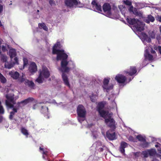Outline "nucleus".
<instances>
[{
  "mask_svg": "<svg viewBox=\"0 0 161 161\" xmlns=\"http://www.w3.org/2000/svg\"><path fill=\"white\" fill-rule=\"evenodd\" d=\"M56 54L57 55L56 60L57 61L61 60L60 67L58 68L59 71L62 73V78L65 84L70 87L68 77L65 73H67L69 70V68L67 66L69 62L67 61L68 55L64 53V50L58 51Z\"/></svg>",
  "mask_w": 161,
  "mask_h": 161,
  "instance_id": "nucleus-1",
  "label": "nucleus"
},
{
  "mask_svg": "<svg viewBox=\"0 0 161 161\" xmlns=\"http://www.w3.org/2000/svg\"><path fill=\"white\" fill-rule=\"evenodd\" d=\"M104 103L103 102L99 103L97 106V109L100 115L103 117L106 124L109 126L114 127L115 121L112 118L113 115L112 113H109L103 109L104 107Z\"/></svg>",
  "mask_w": 161,
  "mask_h": 161,
  "instance_id": "nucleus-2",
  "label": "nucleus"
},
{
  "mask_svg": "<svg viewBox=\"0 0 161 161\" xmlns=\"http://www.w3.org/2000/svg\"><path fill=\"white\" fill-rule=\"evenodd\" d=\"M126 20L130 25H133V28L137 31H141L143 30L145 24L143 22L135 19H129L128 17Z\"/></svg>",
  "mask_w": 161,
  "mask_h": 161,
  "instance_id": "nucleus-3",
  "label": "nucleus"
},
{
  "mask_svg": "<svg viewBox=\"0 0 161 161\" xmlns=\"http://www.w3.org/2000/svg\"><path fill=\"white\" fill-rule=\"evenodd\" d=\"M142 154L144 158H147L149 156L150 158L152 159V161H158V160L156 158V157H160L161 159V156L157 154L156 150L155 149L152 148L147 149L142 151Z\"/></svg>",
  "mask_w": 161,
  "mask_h": 161,
  "instance_id": "nucleus-4",
  "label": "nucleus"
},
{
  "mask_svg": "<svg viewBox=\"0 0 161 161\" xmlns=\"http://www.w3.org/2000/svg\"><path fill=\"white\" fill-rule=\"evenodd\" d=\"M156 55L155 51L153 50L150 46L147 47L145 48L144 56L146 59L149 60H153Z\"/></svg>",
  "mask_w": 161,
  "mask_h": 161,
  "instance_id": "nucleus-5",
  "label": "nucleus"
},
{
  "mask_svg": "<svg viewBox=\"0 0 161 161\" xmlns=\"http://www.w3.org/2000/svg\"><path fill=\"white\" fill-rule=\"evenodd\" d=\"M77 111L78 116V120L79 122L81 123L85 119L86 114L85 109L82 105H80L77 107Z\"/></svg>",
  "mask_w": 161,
  "mask_h": 161,
  "instance_id": "nucleus-6",
  "label": "nucleus"
},
{
  "mask_svg": "<svg viewBox=\"0 0 161 161\" xmlns=\"http://www.w3.org/2000/svg\"><path fill=\"white\" fill-rule=\"evenodd\" d=\"M6 97L7 99L5 101L7 106L11 108H14V105L16 104V99L14 98V95L8 94L6 95Z\"/></svg>",
  "mask_w": 161,
  "mask_h": 161,
  "instance_id": "nucleus-7",
  "label": "nucleus"
},
{
  "mask_svg": "<svg viewBox=\"0 0 161 161\" xmlns=\"http://www.w3.org/2000/svg\"><path fill=\"white\" fill-rule=\"evenodd\" d=\"M103 8L104 13L103 14L105 15L110 18H113L111 7L109 4L107 3H104L103 6Z\"/></svg>",
  "mask_w": 161,
  "mask_h": 161,
  "instance_id": "nucleus-8",
  "label": "nucleus"
},
{
  "mask_svg": "<svg viewBox=\"0 0 161 161\" xmlns=\"http://www.w3.org/2000/svg\"><path fill=\"white\" fill-rule=\"evenodd\" d=\"M110 79L109 77L105 78L103 81V84L102 86L104 91L108 92L110 90L113 88V86L111 84H108Z\"/></svg>",
  "mask_w": 161,
  "mask_h": 161,
  "instance_id": "nucleus-9",
  "label": "nucleus"
},
{
  "mask_svg": "<svg viewBox=\"0 0 161 161\" xmlns=\"http://www.w3.org/2000/svg\"><path fill=\"white\" fill-rule=\"evenodd\" d=\"M115 79L120 84L125 85L126 84L127 78L122 74H117L115 77Z\"/></svg>",
  "mask_w": 161,
  "mask_h": 161,
  "instance_id": "nucleus-10",
  "label": "nucleus"
},
{
  "mask_svg": "<svg viewBox=\"0 0 161 161\" xmlns=\"http://www.w3.org/2000/svg\"><path fill=\"white\" fill-rule=\"evenodd\" d=\"M44 78L47 79L50 76V72L48 69L46 67L42 68V70L39 74Z\"/></svg>",
  "mask_w": 161,
  "mask_h": 161,
  "instance_id": "nucleus-11",
  "label": "nucleus"
},
{
  "mask_svg": "<svg viewBox=\"0 0 161 161\" xmlns=\"http://www.w3.org/2000/svg\"><path fill=\"white\" fill-rule=\"evenodd\" d=\"M34 99L31 97H29L28 98L25 99L20 102H18L17 103V106L16 107L19 109V107H21L20 105L21 104H23V106H24L30 102H31L34 101Z\"/></svg>",
  "mask_w": 161,
  "mask_h": 161,
  "instance_id": "nucleus-12",
  "label": "nucleus"
},
{
  "mask_svg": "<svg viewBox=\"0 0 161 161\" xmlns=\"http://www.w3.org/2000/svg\"><path fill=\"white\" fill-rule=\"evenodd\" d=\"M91 4L92 5L93 8L95 10L98 12L99 13H101L102 10L101 7L100 5L97 3L96 1H93L92 2Z\"/></svg>",
  "mask_w": 161,
  "mask_h": 161,
  "instance_id": "nucleus-13",
  "label": "nucleus"
},
{
  "mask_svg": "<svg viewBox=\"0 0 161 161\" xmlns=\"http://www.w3.org/2000/svg\"><path fill=\"white\" fill-rule=\"evenodd\" d=\"M139 37L142 40V41L144 44L146 43L145 42H147L149 43L151 42L150 39L147 37V35L144 33H142Z\"/></svg>",
  "mask_w": 161,
  "mask_h": 161,
  "instance_id": "nucleus-14",
  "label": "nucleus"
},
{
  "mask_svg": "<svg viewBox=\"0 0 161 161\" xmlns=\"http://www.w3.org/2000/svg\"><path fill=\"white\" fill-rule=\"evenodd\" d=\"M105 137L108 138L109 140H112L116 139L115 133L111 130H108L106 132Z\"/></svg>",
  "mask_w": 161,
  "mask_h": 161,
  "instance_id": "nucleus-15",
  "label": "nucleus"
},
{
  "mask_svg": "<svg viewBox=\"0 0 161 161\" xmlns=\"http://www.w3.org/2000/svg\"><path fill=\"white\" fill-rule=\"evenodd\" d=\"M41 112L43 114L44 117L47 119L49 118V114L48 111V108L46 107H42V108L41 110Z\"/></svg>",
  "mask_w": 161,
  "mask_h": 161,
  "instance_id": "nucleus-16",
  "label": "nucleus"
},
{
  "mask_svg": "<svg viewBox=\"0 0 161 161\" xmlns=\"http://www.w3.org/2000/svg\"><path fill=\"white\" fill-rule=\"evenodd\" d=\"M136 69L135 67H131L129 70L125 71L124 72V74H128L130 75H132L136 73Z\"/></svg>",
  "mask_w": 161,
  "mask_h": 161,
  "instance_id": "nucleus-17",
  "label": "nucleus"
},
{
  "mask_svg": "<svg viewBox=\"0 0 161 161\" xmlns=\"http://www.w3.org/2000/svg\"><path fill=\"white\" fill-rule=\"evenodd\" d=\"M29 71L32 74L36 72L37 71V66L34 62H32L29 68Z\"/></svg>",
  "mask_w": 161,
  "mask_h": 161,
  "instance_id": "nucleus-18",
  "label": "nucleus"
},
{
  "mask_svg": "<svg viewBox=\"0 0 161 161\" xmlns=\"http://www.w3.org/2000/svg\"><path fill=\"white\" fill-rule=\"evenodd\" d=\"M60 43L59 42H57L54 44L53 48L52 53L53 54H55L57 52H58V51H61V50L57 49V48H60Z\"/></svg>",
  "mask_w": 161,
  "mask_h": 161,
  "instance_id": "nucleus-19",
  "label": "nucleus"
},
{
  "mask_svg": "<svg viewBox=\"0 0 161 161\" xmlns=\"http://www.w3.org/2000/svg\"><path fill=\"white\" fill-rule=\"evenodd\" d=\"M9 75L14 79L17 80L18 79L19 74L17 71H11L9 73Z\"/></svg>",
  "mask_w": 161,
  "mask_h": 161,
  "instance_id": "nucleus-20",
  "label": "nucleus"
},
{
  "mask_svg": "<svg viewBox=\"0 0 161 161\" xmlns=\"http://www.w3.org/2000/svg\"><path fill=\"white\" fill-rule=\"evenodd\" d=\"M81 7L80 2L77 0H71V8Z\"/></svg>",
  "mask_w": 161,
  "mask_h": 161,
  "instance_id": "nucleus-21",
  "label": "nucleus"
},
{
  "mask_svg": "<svg viewBox=\"0 0 161 161\" xmlns=\"http://www.w3.org/2000/svg\"><path fill=\"white\" fill-rule=\"evenodd\" d=\"M8 54L11 59L16 56L17 53L16 50L14 48L10 49L9 51Z\"/></svg>",
  "mask_w": 161,
  "mask_h": 161,
  "instance_id": "nucleus-22",
  "label": "nucleus"
},
{
  "mask_svg": "<svg viewBox=\"0 0 161 161\" xmlns=\"http://www.w3.org/2000/svg\"><path fill=\"white\" fill-rule=\"evenodd\" d=\"M128 144L125 142H122L120 144V146L119 148V150L121 153L123 154H125V148L127 147Z\"/></svg>",
  "mask_w": 161,
  "mask_h": 161,
  "instance_id": "nucleus-23",
  "label": "nucleus"
},
{
  "mask_svg": "<svg viewBox=\"0 0 161 161\" xmlns=\"http://www.w3.org/2000/svg\"><path fill=\"white\" fill-rule=\"evenodd\" d=\"M129 10L130 13H132L136 15L142 16L140 13L139 12L136 8H134L133 6H130L129 9Z\"/></svg>",
  "mask_w": 161,
  "mask_h": 161,
  "instance_id": "nucleus-24",
  "label": "nucleus"
},
{
  "mask_svg": "<svg viewBox=\"0 0 161 161\" xmlns=\"http://www.w3.org/2000/svg\"><path fill=\"white\" fill-rule=\"evenodd\" d=\"M12 108L13 111L10 112L9 117V119L11 120L13 119V118L15 114V113L17 112V110L19 109L16 106H15L14 108V107Z\"/></svg>",
  "mask_w": 161,
  "mask_h": 161,
  "instance_id": "nucleus-25",
  "label": "nucleus"
},
{
  "mask_svg": "<svg viewBox=\"0 0 161 161\" xmlns=\"http://www.w3.org/2000/svg\"><path fill=\"white\" fill-rule=\"evenodd\" d=\"M154 17L151 15H148L144 19V21L147 23H149L150 22H153L154 21Z\"/></svg>",
  "mask_w": 161,
  "mask_h": 161,
  "instance_id": "nucleus-26",
  "label": "nucleus"
},
{
  "mask_svg": "<svg viewBox=\"0 0 161 161\" xmlns=\"http://www.w3.org/2000/svg\"><path fill=\"white\" fill-rule=\"evenodd\" d=\"M101 147H103V146L102 143L100 142H98L94 143L91 147L92 149H93V148L96 149Z\"/></svg>",
  "mask_w": 161,
  "mask_h": 161,
  "instance_id": "nucleus-27",
  "label": "nucleus"
},
{
  "mask_svg": "<svg viewBox=\"0 0 161 161\" xmlns=\"http://www.w3.org/2000/svg\"><path fill=\"white\" fill-rule=\"evenodd\" d=\"M119 8L120 11L121 12L122 14H123L125 17H126V15L125 14V12L126 10V9L125 6L122 5H120L119 6Z\"/></svg>",
  "mask_w": 161,
  "mask_h": 161,
  "instance_id": "nucleus-28",
  "label": "nucleus"
},
{
  "mask_svg": "<svg viewBox=\"0 0 161 161\" xmlns=\"http://www.w3.org/2000/svg\"><path fill=\"white\" fill-rule=\"evenodd\" d=\"M98 96V91L96 92L95 94H92L90 96V99L92 102H94L96 100L97 97Z\"/></svg>",
  "mask_w": 161,
  "mask_h": 161,
  "instance_id": "nucleus-29",
  "label": "nucleus"
},
{
  "mask_svg": "<svg viewBox=\"0 0 161 161\" xmlns=\"http://www.w3.org/2000/svg\"><path fill=\"white\" fill-rule=\"evenodd\" d=\"M25 85H28L29 87H33L34 86V84L32 81H29L28 80H26L25 82Z\"/></svg>",
  "mask_w": 161,
  "mask_h": 161,
  "instance_id": "nucleus-30",
  "label": "nucleus"
},
{
  "mask_svg": "<svg viewBox=\"0 0 161 161\" xmlns=\"http://www.w3.org/2000/svg\"><path fill=\"white\" fill-rule=\"evenodd\" d=\"M7 81L6 79L0 72V81L2 83L4 84Z\"/></svg>",
  "mask_w": 161,
  "mask_h": 161,
  "instance_id": "nucleus-31",
  "label": "nucleus"
},
{
  "mask_svg": "<svg viewBox=\"0 0 161 161\" xmlns=\"http://www.w3.org/2000/svg\"><path fill=\"white\" fill-rule=\"evenodd\" d=\"M14 65L13 63H9L8 62H7L5 64L4 66L5 68L10 69L13 67Z\"/></svg>",
  "mask_w": 161,
  "mask_h": 161,
  "instance_id": "nucleus-32",
  "label": "nucleus"
},
{
  "mask_svg": "<svg viewBox=\"0 0 161 161\" xmlns=\"http://www.w3.org/2000/svg\"><path fill=\"white\" fill-rule=\"evenodd\" d=\"M21 132L26 137H28L29 135V133L27 130L24 127L21 128Z\"/></svg>",
  "mask_w": 161,
  "mask_h": 161,
  "instance_id": "nucleus-33",
  "label": "nucleus"
},
{
  "mask_svg": "<svg viewBox=\"0 0 161 161\" xmlns=\"http://www.w3.org/2000/svg\"><path fill=\"white\" fill-rule=\"evenodd\" d=\"M43 78H44L39 74L38 78L36 79V81L39 83H42L43 82Z\"/></svg>",
  "mask_w": 161,
  "mask_h": 161,
  "instance_id": "nucleus-34",
  "label": "nucleus"
},
{
  "mask_svg": "<svg viewBox=\"0 0 161 161\" xmlns=\"http://www.w3.org/2000/svg\"><path fill=\"white\" fill-rule=\"evenodd\" d=\"M136 138L139 141L143 142L145 140V137L144 136H142L141 135H138L136 136Z\"/></svg>",
  "mask_w": 161,
  "mask_h": 161,
  "instance_id": "nucleus-35",
  "label": "nucleus"
},
{
  "mask_svg": "<svg viewBox=\"0 0 161 161\" xmlns=\"http://www.w3.org/2000/svg\"><path fill=\"white\" fill-rule=\"evenodd\" d=\"M39 26L41 27V28L43 29L45 31H47L48 30V28L46 26V25L44 23H39Z\"/></svg>",
  "mask_w": 161,
  "mask_h": 161,
  "instance_id": "nucleus-36",
  "label": "nucleus"
},
{
  "mask_svg": "<svg viewBox=\"0 0 161 161\" xmlns=\"http://www.w3.org/2000/svg\"><path fill=\"white\" fill-rule=\"evenodd\" d=\"M123 2V3L129 6L131 5L132 3L130 0H124Z\"/></svg>",
  "mask_w": 161,
  "mask_h": 161,
  "instance_id": "nucleus-37",
  "label": "nucleus"
},
{
  "mask_svg": "<svg viewBox=\"0 0 161 161\" xmlns=\"http://www.w3.org/2000/svg\"><path fill=\"white\" fill-rule=\"evenodd\" d=\"M1 60L3 62H6L7 60V56L4 55H2L1 57Z\"/></svg>",
  "mask_w": 161,
  "mask_h": 161,
  "instance_id": "nucleus-38",
  "label": "nucleus"
},
{
  "mask_svg": "<svg viewBox=\"0 0 161 161\" xmlns=\"http://www.w3.org/2000/svg\"><path fill=\"white\" fill-rule=\"evenodd\" d=\"M14 57V61L12 63L14 65L15 64H19V63L18 58L16 56Z\"/></svg>",
  "mask_w": 161,
  "mask_h": 161,
  "instance_id": "nucleus-39",
  "label": "nucleus"
},
{
  "mask_svg": "<svg viewBox=\"0 0 161 161\" xmlns=\"http://www.w3.org/2000/svg\"><path fill=\"white\" fill-rule=\"evenodd\" d=\"M26 80L25 79V78H24V76L22 75L21 77H20L18 79V81L19 82L22 83L24 81L25 82V80Z\"/></svg>",
  "mask_w": 161,
  "mask_h": 161,
  "instance_id": "nucleus-40",
  "label": "nucleus"
},
{
  "mask_svg": "<svg viewBox=\"0 0 161 161\" xmlns=\"http://www.w3.org/2000/svg\"><path fill=\"white\" fill-rule=\"evenodd\" d=\"M65 3L66 6L70 7V0H65Z\"/></svg>",
  "mask_w": 161,
  "mask_h": 161,
  "instance_id": "nucleus-41",
  "label": "nucleus"
},
{
  "mask_svg": "<svg viewBox=\"0 0 161 161\" xmlns=\"http://www.w3.org/2000/svg\"><path fill=\"white\" fill-rule=\"evenodd\" d=\"M4 113V110L1 104L0 105V114H3Z\"/></svg>",
  "mask_w": 161,
  "mask_h": 161,
  "instance_id": "nucleus-42",
  "label": "nucleus"
},
{
  "mask_svg": "<svg viewBox=\"0 0 161 161\" xmlns=\"http://www.w3.org/2000/svg\"><path fill=\"white\" fill-rule=\"evenodd\" d=\"M149 35L152 38H154L155 36V33L153 31H152L150 32Z\"/></svg>",
  "mask_w": 161,
  "mask_h": 161,
  "instance_id": "nucleus-43",
  "label": "nucleus"
},
{
  "mask_svg": "<svg viewBox=\"0 0 161 161\" xmlns=\"http://www.w3.org/2000/svg\"><path fill=\"white\" fill-rule=\"evenodd\" d=\"M28 63V61L27 58H24L23 59V66L25 67L26 65Z\"/></svg>",
  "mask_w": 161,
  "mask_h": 161,
  "instance_id": "nucleus-44",
  "label": "nucleus"
},
{
  "mask_svg": "<svg viewBox=\"0 0 161 161\" xmlns=\"http://www.w3.org/2000/svg\"><path fill=\"white\" fill-rule=\"evenodd\" d=\"M154 49L155 50H157L158 49V50L160 53L161 54V47L158 46L157 47V46H155L154 47Z\"/></svg>",
  "mask_w": 161,
  "mask_h": 161,
  "instance_id": "nucleus-45",
  "label": "nucleus"
},
{
  "mask_svg": "<svg viewBox=\"0 0 161 161\" xmlns=\"http://www.w3.org/2000/svg\"><path fill=\"white\" fill-rule=\"evenodd\" d=\"M128 140L130 141L133 142H135L136 141V140L132 136H130L128 138Z\"/></svg>",
  "mask_w": 161,
  "mask_h": 161,
  "instance_id": "nucleus-46",
  "label": "nucleus"
},
{
  "mask_svg": "<svg viewBox=\"0 0 161 161\" xmlns=\"http://www.w3.org/2000/svg\"><path fill=\"white\" fill-rule=\"evenodd\" d=\"M2 50L3 52H5L7 51L6 47L5 46L3 45L2 47Z\"/></svg>",
  "mask_w": 161,
  "mask_h": 161,
  "instance_id": "nucleus-47",
  "label": "nucleus"
},
{
  "mask_svg": "<svg viewBox=\"0 0 161 161\" xmlns=\"http://www.w3.org/2000/svg\"><path fill=\"white\" fill-rule=\"evenodd\" d=\"M156 19L157 20L161 22V16L157 15L156 17Z\"/></svg>",
  "mask_w": 161,
  "mask_h": 161,
  "instance_id": "nucleus-48",
  "label": "nucleus"
},
{
  "mask_svg": "<svg viewBox=\"0 0 161 161\" xmlns=\"http://www.w3.org/2000/svg\"><path fill=\"white\" fill-rule=\"evenodd\" d=\"M49 3L51 5H55V2L53 0H50L49 1Z\"/></svg>",
  "mask_w": 161,
  "mask_h": 161,
  "instance_id": "nucleus-49",
  "label": "nucleus"
},
{
  "mask_svg": "<svg viewBox=\"0 0 161 161\" xmlns=\"http://www.w3.org/2000/svg\"><path fill=\"white\" fill-rule=\"evenodd\" d=\"M105 147H104L103 146V147H99L98 148H97V149H98V150H99V151H100V152H102V151H103V148Z\"/></svg>",
  "mask_w": 161,
  "mask_h": 161,
  "instance_id": "nucleus-50",
  "label": "nucleus"
},
{
  "mask_svg": "<svg viewBox=\"0 0 161 161\" xmlns=\"http://www.w3.org/2000/svg\"><path fill=\"white\" fill-rule=\"evenodd\" d=\"M114 98H113L112 99V102L113 103V105L114 106V107H116V104L114 102Z\"/></svg>",
  "mask_w": 161,
  "mask_h": 161,
  "instance_id": "nucleus-51",
  "label": "nucleus"
},
{
  "mask_svg": "<svg viewBox=\"0 0 161 161\" xmlns=\"http://www.w3.org/2000/svg\"><path fill=\"white\" fill-rule=\"evenodd\" d=\"M47 153H48V152L47 151H43L42 154V155H45L47 156Z\"/></svg>",
  "mask_w": 161,
  "mask_h": 161,
  "instance_id": "nucleus-52",
  "label": "nucleus"
},
{
  "mask_svg": "<svg viewBox=\"0 0 161 161\" xmlns=\"http://www.w3.org/2000/svg\"><path fill=\"white\" fill-rule=\"evenodd\" d=\"M93 126V124H89V123L87 125V127L90 128V127H92Z\"/></svg>",
  "mask_w": 161,
  "mask_h": 161,
  "instance_id": "nucleus-53",
  "label": "nucleus"
},
{
  "mask_svg": "<svg viewBox=\"0 0 161 161\" xmlns=\"http://www.w3.org/2000/svg\"><path fill=\"white\" fill-rule=\"evenodd\" d=\"M3 6L1 4H0V13H1L3 9Z\"/></svg>",
  "mask_w": 161,
  "mask_h": 161,
  "instance_id": "nucleus-54",
  "label": "nucleus"
},
{
  "mask_svg": "<svg viewBox=\"0 0 161 161\" xmlns=\"http://www.w3.org/2000/svg\"><path fill=\"white\" fill-rule=\"evenodd\" d=\"M161 146V145L159 143H157V144H156L155 145V147H160Z\"/></svg>",
  "mask_w": 161,
  "mask_h": 161,
  "instance_id": "nucleus-55",
  "label": "nucleus"
},
{
  "mask_svg": "<svg viewBox=\"0 0 161 161\" xmlns=\"http://www.w3.org/2000/svg\"><path fill=\"white\" fill-rule=\"evenodd\" d=\"M156 38H157V40H159L160 39V35L159 34L157 35Z\"/></svg>",
  "mask_w": 161,
  "mask_h": 161,
  "instance_id": "nucleus-56",
  "label": "nucleus"
},
{
  "mask_svg": "<svg viewBox=\"0 0 161 161\" xmlns=\"http://www.w3.org/2000/svg\"><path fill=\"white\" fill-rule=\"evenodd\" d=\"M37 106V104H34L33 107V109H35L36 108V107Z\"/></svg>",
  "mask_w": 161,
  "mask_h": 161,
  "instance_id": "nucleus-57",
  "label": "nucleus"
},
{
  "mask_svg": "<svg viewBox=\"0 0 161 161\" xmlns=\"http://www.w3.org/2000/svg\"><path fill=\"white\" fill-rule=\"evenodd\" d=\"M158 151L159 153H161V148L160 147L158 148Z\"/></svg>",
  "mask_w": 161,
  "mask_h": 161,
  "instance_id": "nucleus-58",
  "label": "nucleus"
},
{
  "mask_svg": "<svg viewBox=\"0 0 161 161\" xmlns=\"http://www.w3.org/2000/svg\"><path fill=\"white\" fill-rule=\"evenodd\" d=\"M3 121V116L0 115V123L2 122Z\"/></svg>",
  "mask_w": 161,
  "mask_h": 161,
  "instance_id": "nucleus-59",
  "label": "nucleus"
},
{
  "mask_svg": "<svg viewBox=\"0 0 161 161\" xmlns=\"http://www.w3.org/2000/svg\"><path fill=\"white\" fill-rule=\"evenodd\" d=\"M140 154L139 152H137L135 153V155L137 156H138Z\"/></svg>",
  "mask_w": 161,
  "mask_h": 161,
  "instance_id": "nucleus-60",
  "label": "nucleus"
},
{
  "mask_svg": "<svg viewBox=\"0 0 161 161\" xmlns=\"http://www.w3.org/2000/svg\"><path fill=\"white\" fill-rule=\"evenodd\" d=\"M39 149L40 151H42V152L44 151V148H42L41 147H39Z\"/></svg>",
  "mask_w": 161,
  "mask_h": 161,
  "instance_id": "nucleus-61",
  "label": "nucleus"
},
{
  "mask_svg": "<svg viewBox=\"0 0 161 161\" xmlns=\"http://www.w3.org/2000/svg\"><path fill=\"white\" fill-rule=\"evenodd\" d=\"M0 55H1V56L2 55H3L2 54V52L1 51V46L0 47Z\"/></svg>",
  "mask_w": 161,
  "mask_h": 161,
  "instance_id": "nucleus-62",
  "label": "nucleus"
},
{
  "mask_svg": "<svg viewBox=\"0 0 161 161\" xmlns=\"http://www.w3.org/2000/svg\"><path fill=\"white\" fill-rule=\"evenodd\" d=\"M92 132H93V136L94 137H95V138H97V136H95L94 133L93 132H92Z\"/></svg>",
  "mask_w": 161,
  "mask_h": 161,
  "instance_id": "nucleus-63",
  "label": "nucleus"
},
{
  "mask_svg": "<svg viewBox=\"0 0 161 161\" xmlns=\"http://www.w3.org/2000/svg\"><path fill=\"white\" fill-rule=\"evenodd\" d=\"M159 30L160 32L161 33V26L159 27Z\"/></svg>",
  "mask_w": 161,
  "mask_h": 161,
  "instance_id": "nucleus-64",
  "label": "nucleus"
}]
</instances>
